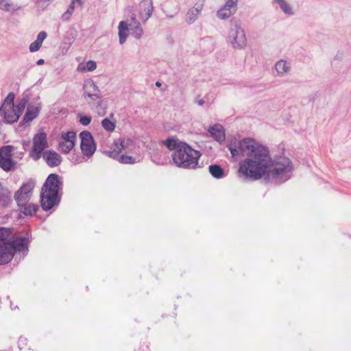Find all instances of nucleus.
I'll return each instance as SVG.
<instances>
[{"mask_svg":"<svg viewBox=\"0 0 351 351\" xmlns=\"http://www.w3.org/2000/svg\"><path fill=\"white\" fill-rule=\"evenodd\" d=\"M154 162H156L158 165H165V164L167 163V159H164V160H162L161 161L160 160L156 161V159H154Z\"/></svg>","mask_w":351,"mask_h":351,"instance_id":"4c0bfd02","label":"nucleus"},{"mask_svg":"<svg viewBox=\"0 0 351 351\" xmlns=\"http://www.w3.org/2000/svg\"><path fill=\"white\" fill-rule=\"evenodd\" d=\"M29 235L14 237L10 229L0 228V265L10 262L15 252H22L27 254Z\"/></svg>","mask_w":351,"mask_h":351,"instance_id":"7ed1b4c3","label":"nucleus"},{"mask_svg":"<svg viewBox=\"0 0 351 351\" xmlns=\"http://www.w3.org/2000/svg\"><path fill=\"white\" fill-rule=\"evenodd\" d=\"M108 155H109V156H110L113 158H116L117 157L119 161L121 163L134 164L136 162V159L130 156L121 155L119 156L118 155V153L114 152H110Z\"/></svg>","mask_w":351,"mask_h":351,"instance_id":"a878e982","label":"nucleus"},{"mask_svg":"<svg viewBox=\"0 0 351 351\" xmlns=\"http://www.w3.org/2000/svg\"><path fill=\"white\" fill-rule=\"evenodd\" d=\"M47 34L45 32H40L37 35L36 40L30 44L29 47V51L31 52H36L38 51L43 44V42L47 38Z\"/></svg>","mask_w":351,"mask_h":351,"instance_id":"b1692460","label":"nucleus"},{"mask_svg":"<svg viewBox=\"0 0 351 351\" xmlns=\"http://www.w3.org/2000/svg\"><path fill=\"white\" fill-rule=\"evenodd\" d=\"M81 138V149L84 155L90 157L96 150V145L90 132L83 131L80 134Z\"/></svg>","mask_w":351,"mask_h":351,"instance_id":"f8f14e48","label":"nucleus"},{"mask_svg":"<svg viewBox=\"0 0 351 351\" xmlns=\"http://www.w3.org/2000/svg\"><path fill=\"white\" fill-rule=\"evenodd\" d=\"M204 8V1L197 2L190 8L185 15V21L187 24H193L199 18Z\"/></svg>","mask_w":351,"mask_h":351,"instance_id":"dca6fc26","label":"nucleus"},{"mask_svg":"<svg viewBox=\"0 0 351 351\" xmlns=\"http://www.w3.org/2000/svg\"><path fill=\"white\" fill-rule=\"evenodd\" d=\"M97 68L96 62L93 60H88L85 65H79L77 67L78 71H93Z\"/></svg>","mask_w":351,"mask_h":351,"instance_id":"c85d7f7f","label":"nucleus"},{"mask_svg":"<svg viewBox=\"0 0 351 351\" xmlns=\"http://www.w3.org/2000/svg\"><path fill=\"white\" fill-rule=\"evenodd\" d=\"M43 158L49 167H57L62 161V157L59 154L50 150L43 153Z\"/></svg>","mask_w":351,"mask_h":351,"instance_id":"aec40b11","label":"nucleus"},{"mask_svg":"<svg viewBox=\"0 0 351 351\" xmlns=\"http://www.w3.org/2000/svg\"><path fill=\"white\" fill-rule=\"evenodd\" d=\"M272 3L277 5L280 10L288 16H293L295 14L293 6L287 0H272Z\"/></svg>","mask_w":351,"mask_h":351,"instance_id":"412c9836","label":"nucleus"},{"mask_svg":"<svg viewBox=\"0 0 351 351\" xmlns=\"http://www.w3.org/2000/svg\"><path fill=\"white\" fill-rule=\"evenodd\" d=\"M195 103L198 106H203L206 103V101L204 99H200L199 96H198L195 99Z\"/></svg>","mask_w":351,"mask_h":351,"instance_id":"e433bc0d","label":"nucleus"},{"mask_svg":"<svg viewBox=\"0 0 351 351\" xmlns=\"http://www.w3.org/2000/svg\"><path fill=\"white\" fill-rule=\"evenodd\" d=\"M76 141V133L73 131L62 132L59 139V149L68 154L74 147Z\"/></svg>","mask_w":351,"mask_h":351,"instance_id":"ddd939ff","label":"nucleus"},{"mask_svg":"<svg viewBox=\"0 0 351 351\" xmlns=\"http://www.w3.org/2000/svg\"><path fill=\"white\" fill-rule=\"evenodd\" d=\"M228 147L232 157L246 156L239 168V173L245 178L258 180L267 175L276 183L281 184L292 176L293 166L290 159L282 157L274 162L269 149L252 138L231 142Z\"/></svg>","mask_w":351,"mask_h":351,"instance_id":"f257e3e1","label":"nucleus"},{"mask_svg":"<svg viewBox=\"0 0 351 351\" xmlns=\"http://www.w3.org/2000/svg\"><path fill=\"white\" fill-rule=\"evenodd\" d=\"M53 1V0H36V3L38 7L45 8L48 6L49 3Z\"/></svg>","mask_w":351,"mask_h":351,"instance_id":"72a5a7b5","label":"nucleus"},{"mask_svg":"<svg viewBox=\"0 0 351 351\" xmlns=\"http://www.w3.org/2000/svg\"><path fill=\"white\" fill-rule=\"evenodd\" d=\"M0 9L13 13L20 10L21 7L14 4L11 0H0Z\"/></svg>","mask_w":351,"mask_h":351,"instance_id":"393cba45","label":"nucleus"},{"mask_svg":"<svg viewBox=\"0 0 351 351\" xmlns=\"http://www.w3.org/2000/svg\"><path fill=\"white\" fill-rule=\"evenodd\" d=\"M77 2L80 5H82L83 1L82 0H71V2L70 5H69L66 10L71 12V13H73L75 10V3Z\"/></svg>","mask_w":351,"mask_h":351,"instance_id":"f704fd0d","label":"nucleus"},{"mask_svg":"<svg viewBox=\"0 0 351 351\" xmlns=\"http://www.w3.org/2000/svg\"><path fill=\"white\" fill-rule=\"evenodd\" d=\"M208 169L210 173L217 179L224 176L223 169L219 165H211L208 167Z\"/></svg>","mask_w":351,"mask_h":351,"instance_id":"cd10ccee","label":"nucleus"},{"mask_svg":"<svg viewBox=\"0 0 351 351\" xmlns=\"http://www.w3.org/2000/svg\"><path fill=\"white\" fill-rule=\"evenodd\" d=\"M180 11V4L174 1H169L162 9L163 13L169 19H173Z\"/></svg>","mask_w":351,"mask_h":351,"instance_id":"6ab92c4d","label":"nucleus"},{"mask_svg":"<svg viewBox=\"0 0 351 351\" xmlns=\"http://www.w3.org/2000/svg\"><path fill=\"white\" fill-rule=\"evenodd\" d=\"M101 125L108 132H113L115 129V122L111 121L109 119L106 118L102 120Z\"/></svg>","mask_w":351,"mask_h":351,"instance_id":"c756f323","label":"nucleus"},{"mask_svg":"<svg viewBox=\"0 0 351 351\" xmlns=\"http://www.w3.org/2000/svg\"><path fill=\"white\" fill-rule=\"evenodd\" d=\"M35 186V182L32 179L28 180L15 192L14 198L17 206H23L30 200L33 190Z\"/></svg>","mask_w":351,"mask_h":351,"instance_id":"1a4fd4ad","label":"nucleus"},{"mask_svg":"<svg viewBox=\"0 0 351 351\" xmlns=\"http://www.w3.org/2000/svg\"><path fill=\"white\" fill-rule=\"evenodd\" d=\"M163 144L170 150H174L171 155L173 162L180 168L193 169L198 166L201 156L197 151L186 143L179 141L175 138H170L163 141Z\"/></svg>","mask_w":351,"mask_h":351,"instance_id":"f03ea898","label":"nucleus"},{"mask_svg":"<svg viewBox=\"0 0 351 351\" xmlns=\"http://www.w3.org/2000/svg\"><path fill=\"white\" fill-rule=\"evenodd\" d=\"M10 201V192L0 184V204L5 206Z\"/></svg>","mask_w":351,"mask_h":351,"instance_id":"bb28decb","label":"nucleus"},{"mask_svg":"<svg viewBox=\"0 0 351 351\" xmlns=\"http://www.w3.org/2000/svg\"><path fill=\"white\" fill-rule=\"evenodd\" d=\"M83 96L88 104L98 105L101 102V92L93 80L84 81L83 85Z\"/></svg>","mask_w":351,"mask_h":351,"instance_id":"6e6552de","label":"nucleus"},{"mask_svg":"<svg viewBox=\"0 0 351 351\" xmlns=\"http://www.w3.org/2000/svg\"><path fill=\"white\" fill-rule=\"evenodd\" d=\"M18 206L20 213L25 216L32 217L36 215L38 210V206L30 203H25L23 206Z\"/></svg>","mask_w":351,"mask_h":351,"instance_id":"5701e85b","label":"nucleus"},{"mask_svg":"<svg viewBox=\"0 0 351 351\" xmlns=\"http://www.w3.org/2000/svg\"><path fill=\"white\" fill-rule=\"evenodd\" d=\"M70 160L74 164H80L85 161L84 157L79 154H73Z\"/></svg>","mask_w":351,"mask_h":351,"instance_id":"473e14b6","label":"nucleus"},{"mask_svg":"<svg viewBox=\"0 0 351 351\" xmlns=\"http://www.w3.org/2000/svg\"><path fill=\"white\" fill-rule=\"evenodd\" d=\"M118 29L119 43L121 45L125 43L128 36V31H130L131 35L136 39H140L144 34L141 22L136 19V14L134 12L131 14L130 23L126 21H121L119 23Z\"/></svg>","mask_w":351,"mask_h":351,"instance_id":"39448f33","label":"nucleus"},{"mask_svg":"<svg viewBox=\"0 0 351 351\" xmlns=\"http://www.w3.org/2000/svg\"><path fill=\"white\" fill-rule=\"evenodd\" d=\"M27 103V100L25 99H22L20 100V101L14 106L15 110L17 112V114L20 117V116L22 114L26 105Z\"/></svg>","mask_w":351,"mask_h":351,"instance_id":"7c9ffc66","label":"nucleus"},{"mask_svg":"<svg viewBox=\"0 0 351 351\" xmlns=\"http://www.w3.org/2000/svg\"><path fill=\"white\" fill-rule=\"evenodd\" d=\"M25 340H26L25 339L22 338V337H21V338L19 339V346L20 349H21V343L22 342L25 341Z\"/></svg>","mask_w":351,"mask_h":351,"instance_id":"ea45409f","label":"nucleus"},{"mask_svg":"<svg viewBox=\"0 0 351 351\" xmlns=\"http://www.w3.org/2000/svg\"><path fill=\"white\" fill-rule=\"evenodd\" d=\"M227 42L234 49L243 50L247 47V38L244 29L241 25L236 23L233 24L230 29Z\"/></svg>","mask_w":351,"mask_h":351,"instance_id":"423d86ee","label":"nucleus"},{"mask_svg":"<svg viewBox=\"0 0 351 351\" xmlns=\"http://www.w3.org/2000/svg\"><path fill=\"white\" fill-rule=\"evenodd\" d=\"M156 86L160 87V86H161V83H160V82H157L156 83Z\"/></svg>","mask_w":351,"mask_h":351,"instance_id":"79ce46f5","label":"nucleus"},{"mask_svg":"<svg viewBox=\"0 0 351 351\" xmlns=\"http://www.w3.org/2000/svg\"><path fill=\"white\" fill-rule=\"evenodd\" d=\"M275 69L277 75L280 77H283L289 73L291 70V64L285 60H278L275 64Z\"/></svg>","mask_w":351,"mask_h":351,"instance_id":"4be33fe9","label":"nucleus"},{"mask_svg":"<svg viewBox=\"0 0 351 351\" xmlns=\"http://www.w3.org/2000/svg\"><path fill=\"white\" fill-rule=\"evenodd\" d=\"M60 181L57 174L51 173L47 178L40 193L41 206L44 210H49L59 204L58 196Z\"/></svg>","mask_w":351,"mask_h":351,"instance_id":"20e7f679","label":"nucleus"},{"mask_svg":"<svg viewBox=\"0 0 351 351\" xmlns=\"http://www.w3.org/2000/svg\"><path fill=\"white\" fill-rule=\"evenodd\" d=\"M73 13L71 12L66 10L65 12H64L62 15V20L64 21H68L70 20Z\"/></svg>","mask_w":351,"mask_h":351,"instance_id":"c9c22d12","label":"nucleus"},{"mask_svg":"<svg viewBox=\"0 0 351 351\" xmlns=\"http://www.w3.org/2000/svg\"><path fill=\"white\" fill-rule=\"evenodd\" d=\"M154 12L152 0H141L138 4V15L143 23H145L151 18Z\"/></svg>","mask_w":351,"mask_h":351,"instance_id":"2eb2a0df","label":"nucleus"},{"mask_svg":"<svg viewBox=\"0 0 351 351\" xmlns=\"http://www.w3.org/2000/svg\"><path fill=\"white\" fill-rule=\"evenodd\" d=\"M78 117L80 118V123L83 125H88L90 124L92 120V117L89 115H83L82 114H79Z\"/></svg>","mask_w":351,"mask_h":351,"instance_id":"2f4dec72","label":"nucleus"},{"mask_svg":"<svg viewBox=\"0 0 351 351\" xmlns=\"http://www.w3.org/2000/svg\"><path fill=\"white\" fill-rule=\"evenodd\" d=\"M239 0H226L224 5L217 11V16L226 20L233 16L238 10Z\"/></svg>","mask_w":351,"mask_h":351,"instance_id":"4468645a","label":"nucleus"},{"mask_svg":"<svg viewBox=\"0 0 351 351\" xmlns=\"http://www.w3.org/2000/svg\"><path fill=\"white\" fill-rule=\"evenodd\" d=\"M14 147L5 145L0 148V167L5 171H10L16 167V162L12 159Z\"/></svg>","mask_w":351,"mask_h":351,"instance_id":"9d476101","label":"nucleus"},{"mask_svg":"<svg viewBox=\"0 0 351 351\" xmlns=\"http://www.w3.org/2000/svg\"><path fill=\"white\" fill-rule=\"evenodd\" d=\"M40 112V108L38 106H29L27 108L26 112L23 118V121L19 125V129L22 130L23 128H25L29 125V123L36 119Z\"/></svg>","mask_w":351,"mask_h":351,"instance_id":"f3484780","label":"nucleus"},{"mask_svg":"<svg viewBox=\"0 0 351 351\" xmlns=\"http://www.w3.org/2000/svg\"><path fill=\"white\" fill-rule=\"evenodd\" d=\"M208 132L210 134V136L217 142L222 143L225 141V130L221 124L216 123L210 126L208 128Z\"/></svg>","mask_w":351,"mask_h":351,"instance_id":"a211bd4d","label":"nucleus"},{"mask_svg":"<svg viewBox=\"0 0 351 351\" xmlns=\"http://www.w3.org/2000/svg\"><path fill=\"white\" fill-rule=\"evenodd\" d=\"M47 146V134L43 130H40L33 138V147L32 149L33 158L36 160L40 158L41 154Z\"/></svg>","mask_w":351,"mask_h":351,"instance_id":"9b49d317","label":"nucleus"},{"mask_svg":"<svg viewBox=\"0 0 351 351\" xmlns=\"http://www.w3.org/2000/svg\"><path fill=\"white\" fill-rule=\"evenodd\" d=\"M45 62V60L43 59H39L38 61H37V64L38 65H42Z\"/></svg>","mask_w":351,"mask_h":351,"instance_id":"58836bf2","label":"nucleus"},{"mask_svg":"<svg viewBox=\"0 0 351 351\" xmlns=\"http://www.w3.org/2000/svg\"><path fill=\"white\" fill-rule=\"evenodd\" d=\"M14 97L13 93H9L0 108V114L3 117L5 122L8 124L14 123L19 119L14 108Z\"/></svg>","mask_w":351,"mask_h":351,"instance_id":"0eeeda50","label":"nucleus"},{"mask_svg":"<svg viewBox=\"0 0 351 351\" xmlns=\"http://www.w3.org/2000/svg\"><path fill=\"white\" fill-rule=\"evenodd\" d=\"M125 142L124 141H121V143H120V145H121V148H119V152L121 150V149H122V148H123V147H124V146H125Z\"/></svg>","mask_w":351,"mask_h":351,"instance_id":"a19ab883","label":"nucleus"}]
</instances>
